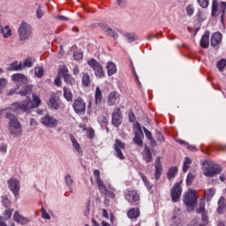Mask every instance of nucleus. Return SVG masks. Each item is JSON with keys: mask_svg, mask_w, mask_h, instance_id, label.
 Returning a JSON list of instances; mask_svg holds the SVG:
<instances>
[{"mask_svg": "<svg viewBox=\"0 0 226 226\" xmlns=\"http://www.w3.org/2000/svg\"><path fill=\"white\" fill-rule=\"evenodd\" d=\"M3 205L6 208H10V207L11 206V201L10 200V199H8V196H4L3 197Z\"/></svg>", "mask_w": 226, "mask_h": 226, "instance_id": "obj_42", "label": "nucleus"}, {"mask_svg": "<svg viewBox=\"0 0 226 226\" xmlns=\"http://www.w3.org/2000/svg\"><path fill=\"white\" fill-rule=\"evenodd\" d=\"M49 105L52 107V109H55V110H59L61 105L59 104V97L51 95L49 98Z\"/></svg>", "mask_w": 226, "mask_h": 226, "instance_id": "obj_23", "label": "nucleus"}, {"mask_svg": "<svg viewBox=\"0 0 226 226\" xmlns=\"http://www.w3.org/2000/svg\"><path fill=\"white\" fill-rule=\"evenodd\" d=\"M221 15V22L223 24L226 19V2H222L221 4L218 5V1L214 0L212 2V17H217V15Z\"/></svg>", "mask_w": 226, "mask_h": 226, "instance_id": "obj_5", "label": "nucleus"}, {"mask_svg": "<svg viewBox=\"0 0 226 226\" xmlns=\"http://www.w3.org/2000/svg\"><path fill=\"white\" fill-rule=\"evenodd\" d=\"M11 79L15 83L17 89H19V91L17 92L18 94L21 96H30L31 93H33V86L27 85V78L24 74H13Z\"/></svg>", "mask_w": 226, "mask_h": 226, "instance_id": "obj_2", "label": "nucleus"}, {"mask_svg": "<svg viewBox=\"0 0 226 226\" xmlns=\"http://www.w3.org/2000/svg\"><path fill=\"white\" fill-rule=\"evenodd\" d=\"M154 167H155L154 177H155V179H160V176H162V172L163 171L161 157L155 158Z\"/></svg>", "mask_w": 226, "mask_h": 226, "instance_id": "obj_17", "label": "nucleus"}, {"mask_svg": "<svg viewBox=\"0 0 226 226\" xmlns=\"http://www.w3.org/2000/svg\"><path fill=\"white\" fill-rule=\"evenodd\" d=\"M82 84L84 87H89V86H91V77L89 76V73L83 72Z\"/></svg>", "mask_w": 226, "mask_h": 226, "instance_id": "obj_29", "label": "nucleus"}, {"mask_svg": "<svg viewBox=\"0 0 226 226\" xmlns=\"http://www.w3.org/2000/svg\"><path fill=\"white\" fill-rule=\"evenodd\" d=\"M181 193H183V188L179 183H177L173 185L170 190V197L172 202H179V199H181Z\"/></svg>", "mask_w": 226, "mask_h": 226, "instance_id": "obj_12", "label": "nucleus"}, {"mask_svg": "<svg viewBox=\"0 0 226 226\" xmlns=\"http://www.w3.org/2000/svg\"><path fill=\"white\" fill-rule=\"evenodd\" d=\"M123 123V115L121 114V109L116 108L112 114V124L117 128Z\"/></svg>", "mask_w": 226, "mask_h": 226, "instance_id": "obj_14", "label": "nucleus"}, {"mask_svg": "<svg viewBox=\"0 0 226 226\" xmlns=\"http://www.w3.org/2000/svg\"><path fill=\"white\" fill-rule=\"evenodd\" d=\"M1 34L4 38H8L9 36H11V29H10V26H6L5 27L1 28Z\"/></svg>", "mask_w": 226, "mask_h": 226, "instance_id": "obj_35", "label": "nucleus"}, {"mask_svg": "<svg viewBox=\"0 0 226 226\" xmlns=\"http://www.w3.org/2000/svg\"><path fill=\"white\" fill-rule=\"evenodd\" d=\"M225 207H226L225 198L221 197L218 201V208H217V212L219 213V215H223L225 213Z\"/></svg>", "mask_w": 226, "mask_h": 226, "instance_id": "obj_25", "label": "nucleus"}, {"mask_svg": "<svg viewBox=\"0 0 226 226\" xmlns=\"http://www.w3.org/2000/svg\"><path fill=\"white\" fill-rule=\"evenodd\" d=\"M36 6H38L36 11L37 19H41V17H43V11L41 10L40 4H36Z\"/></svg>", "mask_w": 226, "mask_h": 226, "instance_id": "obj_48", "label": "nucleus"}, {"mask_svg": "<svg viewBox=\"0 0 226 226\" xmlns=\"http://www.w3.org/2000/svg\"><path fill=\"white\" fill-rule=\"evenodd\" d=\"M198 4L201 8H207L209 6V0H198Z\"/></svg>", "mask_w": 226, "mask_h": 226, "instance_id": "obj_46", "label": "nucleus"}, {"mask_svg": "<svg viewBox=\"0 0 226 226\" xmlns=\"http://www.w3.org/2000/svg\"><path fill=\"white\" fill-rule=\"evenodd\" d=\"M71 141L72 142V146L74 149L79 153V154H82V148L80 147V144L77 141V139L73 137H71Z\"/></svg>", "mask_w": 226, "mask_h": 226, "instance_id": "obj_33", "label": "nucleus"}, {"mask_svg": "<svg viewBox=\"0 0 226 226\" xmlns=\"http://www.w3.org/2000/svg\"><path fill=\"white\" fill-rule=\"evenodd\" d=\"M113 149L117 158L119 160H124V154H123V151H124V143H123L121 139H116L115 144L113 145Z\"/></svg>", "mask_w": 226, "mask_h": 226, "instance_id": "obj_11", "label": "nucleus"}, {"mask_svg": "<svg viewBox=\"0 0 226 226\" xmlns=\"http://www.w3.org/2000/svg\"><path fill=\"white\" fill-rule=\"evenodd\" d=\"M127 216L131 220H137V218H139V216H140V210L137 207H132L128 210Z\"/></svg>", "mask_w": 226, "mask_h": 226, "instance_id": "obj_20", "label": "nucleus"}, {"mask_svg": "<svg viewBox=\"0 0 226 226\" xmlns=\"http://www.w3.org/2000/svg\"><path fill=\"white\" fill-rule=\"evenodd\" d=\"M129 121L131 123H135V114H133V112L129 113Z\"/></svg>", "mask_w": 226, "mask_h": 226, "instance_id": "obj_61", "label": "nucleus"}, {"mask_svg": "<svg viewBox=\"0 0 226 226\" xmlns=\"http://www.w3.org/2000/svg\"><path fill=\"white\" fill-rule=\"evenodd\" d=\"M7 185L13 195L15 197H19L20 192V182L12 177L7 181Z\"/></svg>", "mask_w": 226, "mask_h": 226, "instance_id": "obj_13", "label": "nucleus"}, {"mask_svg": "<svg viewBox=\"0 0 226 226\" xmlns=\"http://www.w3.org/2000/svg\"><path fill=\"white\" fill-rule=\"evenodd\" d=\"M124 198L130 202L131 204L133 202H139L140 200V196H139V193L137 191H127L124 194Z\"/></svg>", "mask_w": 226, "mask_h": 226, "instance_id": "obj_15", "label": "nucleus"}, {"mask_svg": "<svg viewBox=\"0 0 226 226\" xmlns=\"http://www.w3.org/2000/svg\"><path fill=\"white\" fill-rule=\"evenodd\" d=\"M33 102L31 100L25 101L23 102H15L11 105V110H13L16 114H20V112H29L30 109H36V107H40L41 105V100L33 94Z\"/></svg>", "mask_w": 226, "mask_h": 226, "instance_id": "obj_3", "label": "nucleus"}, {"mask_svg": "<svg viewBox=\"0 0 226 226\" xmlns=\"http://www.w3.org/2000/svg\"><path fill=\"white\" fill-rule=\"evenodd\" d=\"M184 203L187 206L189 213L193 211L195 204H197V192L193 190L189 191L184 196Z\"/></svg>", "mask_w": 226, "mask_h": 226, "instance_id": "obj_6", "label": "nucleus"}, {"mask_svg": "<svg viewBox=\"0 0 226 226\" xmlns=\"http://www.w3.org/2000/svg\"><path fill=\"white\" fill-rule=\"evenodd\" d=\"M209 31H206L205 34L202 35L201 40H200V47L202 49H208L209 47Z\"/></svg>", "mask_w": 226, "mask_h": 226, "instance_id": "obj_22", "label": "nucleus"}, {"mask_svg": "<svg viewBox=\"0 0 226 226\" xmlns=\"http://www.w3.org/2000/svg\"><path fill=\"white\" fill-rule=\"evenodd\" d=\"M142 156H143V160L147 163H151V162H153V154H151V150L149 149V147H145L142 152Z\"/></svg>", "mask_w": 226, "mask_h": 226, "instance_id": "obj_21", "label": "nucleus"}, {"mask_svg": "<svg viewBox=\"0 0 226 226\" xmlns=\"http://www.w3.org/2000/svg\"><path fill=\"white\" fill-rule=\"evenodd\" d=\"M106 68H107L109 77L116 74V72H117V68L116 67V64H114L112 62L108 63Z\"/></svg>", "mask_w": 226, "mask_h": 226, "instance_id": "obj_26", "label": "nucleus"}, {"mask_svg": "<svg viewBox=\"0 0 226 226\" xmlns=\"http://www.w3.org/2000/svg\"><path fill=\"white\" fill-rule=\"evenodd\" d=\"M41 218H43L44 220H50V215H49V213H47L43 207H41Z\"/></svg>", "mask_w": 226, "mask_h": 226, "instance_id": "obj_49", "label": "nucleus"}, {"mask_svg": "<svg viewBox=\"0 0 226 226\" xmlns=\"http://www.w3.org/2000/svg\"><path fill=\"white\" fill-rule=\"evenodd\" d=\"M64 96L67 102H72L73 100V94H72V90L68 89L66 87H64Z\"/></svg>", "mask_w": 226, "mask_h": 226, "instance_id": "obj_32", "label": "nucleus"}, {"mask_svg": "<svg viewBox=\"0 0 226 226\" xmlns=\"http://www.w3.org/2000/svg\"><path fill=\"white\" fill-rule=\"evenodd\" d=\"M204 165L203 175L206 176V177H215V176L222 174V166L209 161L205 162Z\"/></svg>", "mask_w": 226, "mask_h": 226, "instance_id": "obj_4", "label": "nucleus"}, {"mask_svg": "<svg viewBox=\"0 0 226 226\" xmlns=\"http://www.w3.org/2000/svg\"><path fill=\"white\" fill-rule=\"evenodd\" d=\"M7 147H7L5 144H2V145L0 146V151H1V153H6Z\"/></svg>", "mask_w": 226, "mask_h": 226, "instance_id": "obj_63", "label": "nucleus"}, {"mask_svg": "<svg viewBox=\"0 0 226 226\" xmlns=\"http://www.w3.org/2000/svg\"><path fill=\"white\" fill-rule=\"evenodd\" d=\"M13 215V208H7L4 212V220H10V218H11V215Z\"/></svg>", "mask_w": 226, "mask_h": 226, "instance_id": "obj_36", "label": "nucleus"}, {"mask_svg": "<svg viewBox=\"0 0 226 226\" xmlns=\"http://www.w3.org/2000/svg\"><path fill=\"white\" fill-rule=\"evenodd\" d=\"M34 61V59L33 58L25 59L22 63V68H32Z\"/></svg>", "mask_w": 226, "mask_h": 226, "instance_id": "obj_37", "label": "nucleus"}, {"mask_svg": "<svg viewBox=\"0 0 226 226\" xmlns=\"http://www.w3.org/2000/svg\"><path fill=\"white\" fill-rule=\"evenodd\" d=\"M64 180L67 186H72V185H73V178H72V175L67 174L64 177Z\"/></svg>", "mask_w": 226, "mask_h": 226, "instance_id": "obj_45", "label": "nucleus"}, {"mask_svg": "<svg viewBox=\"0 0 226 226\" xmlns=\"http://www.w3.org/2000/svg\"><path fill=\"white\" fill-rule=\"evenodd\" d=\"M155 135H156V139H157V140H159V142H164L165 141V138L162 134V132L156 131Z\"/></svg>", "mask_w": 226, "mask_h": 226, "instance_id": "obj_47", "label": "nucleus"}, {"mask_svg": "<svg viewBox=\"0 0 226 226\" xmlns=\"http://www.w3.org/2000/svg\"><path fill=\"white\" fill-rule=\"evenodd\" d=\"M177 167L176 166L170 168L167 173L168 179H174L177 176Z\"/></svg>", "mask_w": 226, "mask_h": 226, "instance_id": "obj_30", "label": "nucleus"}, {"mask_svg": "<svg viewBox=\"0 0 226 226\" xmlns=\"http://www.w3.org/2000/svg\"><path fill=\"white\" fill-rule=\"evenodd\" d=\"M87 64L88 66H90V68H92L94 71H95L98 67H100L102 64H100V63H98V61H96L94 58H92L90 60L87 61Z\"/></svg>", "mask_w": 226, "mask_h": 226, "instance_id": "obj_34", "label": "nucleus"}, {"mask_svg": "<svg viewBox=\"0 0 226 226\" xmlns=\"http://www.w3.org/2000/svg\"><path fill=\"white\" fill-rule=\"evenodd\" d=\"M58 75H62L64 77V81L68 86H75L77 83L75 78L72 77V74L69 73L68 67L62 66L59 68Z\"/></svg>", "mask_w": 226, "mask_h": 226, "instance_id": "obj_8", "label": "nucleus"}, {"mask_svg": "<svg viewBox=\"0 0 226 226\" xmlns=\"http://www.w3.org/2000/svg\"><path fill=\"white\" fill-rule=\"evenodd\" d=\"M87 136L88 139H94V130L93 128L87 129Z\"/></svg>", "mask_w": 226, "mask_h": 226, "instance_id": "obj_50", "label": "nucleus"}, {"mask_svg": "<svg viewBox=\"0 0 226 226\" xmlns=\"http://www.w3.org/2000/svg\"><path fill=\"white\" fill-rule=\"evenodd\" d=\"M11 112H15L11 109V106L4 110L5 118L9 119V132L13 137H20L22 135V124L19 118Z\"/></svg>", "mask_w": 226, "mask_h": 226, "instance_id": "obj_1", "label": "nucleus"}, {"mask_svg": "<svg viewBox=\"0 0 226 226\" xmlns=\"http://www.w3.org/2000/svg\"><path fill=\"white\" fill-rule=\"evenodd\" d=\"M41 124H43V126H46V128H56L59 121L56 119V117L46 114L44 117H41Z\"/></svg>", "mask_w": 226, "mask_h": 226, "instance_id": "obj_10", "label": "nucleus"}, {"mask_svg": "<svg viewBox=\"0 0 226 226\" xmlns=\"http://www.w3.org/2000/svg\"><path fill=\"white\" fill-rule=\"evenodd\" d=\"M190 165H192V160L189 157H185L184 165H183V171L188 172V169H190Z\"/></svg>", "mask_w": 226, "mask_h": 226, "instance_id": "obj_38", "label": "nucleus"}, {"mask_svg": "<svg viewBox=\"0 0 226 226\" xmlns=\"http://www.w3.org/2000/svg\"><path fill=\"white\" fill-rule=\"evenodd\" d=\"M30 125L33 126L34 128H36V126H38V123L36 122V120H34V118H31Z\"/></svg>", "mask_w": 226, "mask_h": 226, "instance_id": "obj_62", "label": "nucleus"}, {"mask_svg": "<svg viewBox=\"0 0 226 226\" xmlns=\"http://www.w3.org/2000/svg\"><path fill=\"white\" fill-rule=\"evenodd\" d=\"M205 195L207 197V200H209L213 197V195H215V190L208 189Z\"/></svg>", "mask_w": 226, "mask_h": 226, "instance_id": "obj_53", "label": "nucleus"}, {"mask_svg": "<svg viewBox=\"0 0 226 226\" xmlns=\"http://www.w3.org/2000/svg\"><path fill=\"white\" fill-rule=\"evenodd\" d=\"M72 107L79 116H84V114H86V102H84V99L81 97H78L74 100Z\"/></svg>", "mask_w": 226, "mask_h": 226, "instance_id": "obj_9", "label": "nucleus"}, {"mask_svg": "<svg viewBox=\"0 0 226 226\" xmlns=\"http://www.w3.org/2000/svg\"><path fill=\"white\" fill-rule=\"evenodd\" d=\"M119 100V94H117V92H111L108 96V105H109L110 107L117 105Z\"/></svg>", "mask_w": 226, "mask_h": 226, "instance_id": "obj_18", "label": "nucleus"}, {"mask_svg": "<svg viewBox=\"0 0 226 226\" xmlns=\"http://www.w3.org/2000/svg\"><path fill=\"white\" fill-rule=\"evenodd\" d=\"M17 91L19 93V91H20V89H17V87H16V89L12 88V89L9 90L7 92V94H8V96H11L12 94H15V93H17Z\"/></svg>", "mask_w": 226, "mask_h": 226, "instance_id": "obj_60", "label": "nucleus"}, {"mask_svg": "<svg viewBox=\"0 0 226 226\" xmlns=\"http://www.w3.org/2000/svg\"><path fill=\"white\" fill-rule=\"evenodd\" d=\"M225 66H226L225 59H222L217 63V68H218L219 72H223V70H225Z\"/></svg>", "mask_w": 226, "mask_h": 226, "instance_id": "obj_41", "label": "nucleus"}, {"mask_svg": "<svg viewBox=\"0 0 226 226\" xmlns=\"http://www.w3.org/2000/svg\"><path fill=\"white\" fill-rule=\"evenodd\" d=\"M95 105H100L102 103V100H103V95L102 94V89H100V87H97L95 88Z\"/></svg>", "mask_w": 226, "mask_h": 226, "instance_id": "obj_27", "label": "nucleus"}, {"mask_svg": "<svg viewBox=\"0 0 226 226\" xmlns=\"http://www.w3.org/2000/svg\"><path fill=\"white\" fill-rule=\"evenodd\" d=\"M35 75L40 79L41 77H43V67H37L35 68V72H34Z\"/></svg>", "mask_w": 226, "mask_h": 226, "instance_id": "obj_44", "label": "nucleus"}, {"mask_svg": "<svg viewBox=\"0 0 226 226\" xmlns=\"http://www.w3.org/2000/svg\"><path fill=\"white\" fill-rule=\"evenodd\" d=\"M94 176L95 177L96 183L102 182V177H100V170H94Z\"/></svg>", "mask_w": 226, "mask_h": 226, "instance_id": "obj_51", "label": "nucleus"}, {"mask_svg": "<svg viewBox=\"0 0 226 226\" xmlns=\"http://www.w3.org/2000/svg\"><path fill=\"white\" fill-rule=\"evenodd\" d=\"M144 139V132H135L133 142L138 146H142V139Z\"/></svg>", "mask_w": 226, "mask_h": 226, "instance_id": "obj_24", "label": "nucleus"}, {"mask_svg": "<svg viewBox=\"0 0 226 226\" xmlns=\"http://www.w3.org/2000/svg\"><path fill=\"white\" fill-rule=\"evenodd\" d=\"M103 31L108 36H111V38H114V40H117V33H116V31L112 30L110 27L104 26Z\"/></svg>", "mask_w": 226, "mask_h": 226, "instance_id": "obj_31", "label": "nucleus"}, {"mask_svg": "<svg viewBox=\"0 0 226 226\" xmlns=\"http://www.w3.org/2000/svg\"><path fill=\"white\" fill-rule=\"evenodd\" d=\"M222 34L218 32L212 34L211 36V45L213 47H218V45H220V43H222Z\"/></svg>", "mask_w": 226, "mask_h": 226, "instance_id": "obj_19", "label": "nucleus"}, {"mask_svg": "<svg viewBox=\"0 0 226 226\" xmlns=\"http://www.w3.org/2000/svg\"><path fill=\"white\" fill-rule=\"evenodd\" d=\"M61 77H63V75H57L56 78L55 79V84L56 86H57L59 87V86H61Z\"/></svg>", "mask_w": 226, "mask_h": 226, "instance_id": "obj_59", "label": "nucleus"}, {"mask_svg": "<svg viewBox=\"0 0 226 226\" xmlns=\"http://www.w3.org/2000/svg\"><path fill=\"white\" fill-rule=\"evenodd\" d=\"M193 11H195L193 5H187L186 12H187V15H189V17H192V15H193Z\"/></svg>", "mask_w": 226, "mask_h": 226, "instance_id": "obj_52", "label": "nucleus"}, {"mask_svg": "<svg viewBox=\"0 0 226 226\" xmlns=\"http://www.w3.org/2000/svg\"><path fill=\"white\" fill-rule=\"evenodd\" d=\"M13 220L16 222V223H19V225H27V223H29V219L21 215L20 212L19 211L14 213Z\"/></svg>", "mask_w": 226, "mask_h": 226, "instance_id": "obj_16", "label": "nucleus"}, {"mask_svg": "<svg viewBox=\"0 0 226 226\" xmlns=\"http://www.w3.org/2000/svg\"><path fill=\"white\" fill-rule=\"evenodd\" d=\"M204 211H205L204 205H200V207L196 210L197 213H202V215H204Z\"/></svg>", "mask_w": 226, "mask_h": 226, "instance_id": "obj_64", "label": "nucleus"}, {"mask_svg": "<svg viewBox=\"0 0 226 226\" xmlns=\"http://www.w3.org/2000/svg\"><path fill=\"white\" fill-rule=\"evenodd\" d=\"M9 72H20L22 70V62L19 64V62H13L8 67Z\"/></svg>", "mask_w": 226, "mask_h": 226, "instance_id": "obj_28", "label": "nucleus"}, {"mask_svg": "<svg viewBox=\"0 0 226 226\" xmlns=\"http://www.w3.org/2000/svg\"><path fill=\"white\" fill-rule=\"evenodd\" d=\"M97 186L101 193L104 195V193L107 192L108 189H107V186H105V184H103V181L97 182Z\"/></svg>", "mask_w": 226, "mask_h": 226, "instance_id": "obj_40", "label": "nucleus"}, {"mask_svg": "<svg viewBox=\"0 0 226 226\" xmlns=\"http://www.w3.org/2000/svg\"><path fill=\"white\" fill-rule=\"evenodd\" d=\"M104 195L105 197H109V199H115L116 198V194H114V192L107 190L105 192H104Z\"/></svg>", "mask_w": 226, "mask_h": 226, "instance_id": "obj_57", "label": "nucleus"}, {"mask_svg": "<svg viewBox=\"0 0 226 226\" xmlns=\"http://www.w3.org/2000/svg\"><path fill=\"white\" fill-rule=\"evenodd\" d=\"M193 179H195V175L193 173H189L186 178V183L188 186H190L192 183H193Z\"/></svg>", "mask_w": 226, "mask_h": 226, "instance_id": "obj_43", "label": "nucleus"}, {"mask_svg": "<svg viewBox=\"0 0 226 226\" xmlns=\"http://www.w3.org/2000/svg\"><path fill=\"white\" fill-rule=\"evenodd\" d=\"M18 33L20 41H26V40H29V36H31L33 34V28L29 24L22 22L19 26Z\"/></svg>", "mask_w": 226, "mask_h": 226, "instance_id": "obj_7", "label": "nucleus"}, {"mask_svg": "<svg viewBox=\"0 0 226 226\" xmlns=\"http://www.w3.org/2000/svg\"><path fill=\"white\" fill-rule=\"evenodd\" d=\"M143 132H145V135L147 139H148V140L150 139H153V134L151 133V132H149V130L146 129V127H143Z\"/></svg>", "mask_w": 226, "mask_h": 226, "instance_id": "obj_56", "label": "nucleus"}, {"mask_svg": "<svg viewBox=\"0 0 226 226\" xmlns=\"http://www.w3.org/2000/svg\"><path fill=\"white\" fill-rule=\"evenodd\" d=\"M8 84V80L4 78L0 79V91Z\"/></svg>", "mask_w": 226, "mask_h": 226, "instance_id": "obj_58", "label": "nucleus"}, {"mask_svg": "<svg viewBox=\"0 0 226 226\" xmlns=\"http://www.w3.org/2000/svg\"><path fill=\"white\" fill-rule=\"evenodd\" d=\"M73 57L76 61H79V60H80L84 57V55L82 53H79V52H74L73 53Z\"/></svg>", "mask_w": 226, "mask_h": 226, "instance_id": "obj_55", "label": "nucleus"}, {"mask_svg": "<svg viewBox=\"0 0 226 226\" xmlns=\"http://www.w3.org/2000/svg\"><path fill=\"white\" fill-rule=\"evenodd\" d=\"M94 72H95V76L99 77V79L105 77V72H103V67L102 65Z\"/></svg>", "mask_w": 226, "mask_h": 226, "instance_id": "obj_39", "label": "nucleus"}, {"mask_svg": "<svg viewBox=\"0 0 226 226\" xmlns=\"http://www.w3.org/2000/svg\"><path fill=\"white\" fill-rule=\"evenodd\" d=\"M125 38H126L129 41H135V40H137V37H136L135 34H125Z\"/></svg>", "mask_w": 226, "mask_h": 226, "instance_id": "obj_54", "label": "nucleus"}]
</instances>
